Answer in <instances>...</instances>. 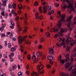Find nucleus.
<instances>
[{"mask_svg":"<svg viewBox=\"0 0 76 76\" xmlns=\"http://www.w3.org/2000/svg\"><path fill=\"white\" fill-rule=\"evenodd\" d=\"M61 7H63V9H65L66 8V5L64 4H62Z\"/></svg>","mask_w":76,"mask_h":76,"instance_id":"a211bd4d","label":"nucleus"},{"mask_svg":"<svg viewBox=\"0 0 76 76\" xmlns=\"http://www.w3.org/2000/svg\"><path fill=\"white\" fill-rule=\"evenodd\" d=\"M76 74V68H75L72 71V74L71 75V76H74V75Z\"/></svg>","mask_w":76,"mask_h":76,"instance_id":"9b49d317","label":"nucleus"},{"mask_svg":"<svg viewBox=\"0 0 76 76\" xmlns=\"http://www.w3.org/2000/svg\"><path fill=\"white\" fill-rule=\"evenodd\" d=\"M9 57L10 58V61H13V57L12 56L10 55H9Z\"/></svg>","mask_w":76,"mask_h":76,"instance_id":"aec40b11","label":"nucleus"},{"mask_svg":"<svg viewBox=\"0 0 76 76\" xmlns=\"http://www.w3.org/2000/svg\"><path fill=\"white\" fill-rule=\"evenodd\" d=\"M18 76H22V73L21 72H20L18 73Z\"/></svg>","mask_w":76,"mask_h":76,"instance_id":"c85d7f7f","label":"nucleus"},{"mask_svg":"<svg viewBox=\"0 0 76 76\" xmlns=\"http://www.w3.org/2000/svg\"><path fill=\"white\" fill-rule=\"evenodd\" d=\"M70 60H71V62H73V56L71 57Z\"/></svg>","mask_w":76,"mask_h":76,"instance_id":"c03bdc74","label":"nucleus"},{"mask_svg":"<svg viewBox=\"0 0 76 76\" xmlns=\"http://www.w3.org/2000/svg\"><path fill=\"white\" fill-rule=\"evenodd\" d=\"M48 58L49 60H52L53 59V56L51 55H49L48 57Z\"/></svg>","mask_w":76,"mask_h":76,"instance_id":"f3484780","label":"nucleus"},{"mask_svg":"<svg viewBox=\"0 0 76 76\" xmlns=\"http://www.w3.org/2000/svg\"><path fill=\"white\" fill-rule=\"evenodd\" d=\"M11 7L12 8V6L11 5V4H9V8L10 9V8H11Z\"/></svg>","mask_w":76,"mask_h":76,"instance_id":"de8ad7c7","label":"nucleus"},{"mask_svg":"<svg viewBox=\"0 0 76 76\" xmlns=\"http://www.w3.org/2000/svg\"><path fill=\"white\" fill-rule=\"evenodd\" d=\"M16 69V66L15 65H14L12 66V70H15V69Z\"/></svg>","mask_w":76,"mask_h":76,"instance_id":"5701e85b","label":"nucleus"},{"mask_svg":"<svg viewBox=\"0 0 76 76\" xmlns=\"http://www.w3.org/2000/svg\"><path fill=\"white\" fill-rule=\"evenodd\" d=\"M53 52H54L53 49L51 48H50L49 51V54H51V53H52V54L53 55Z\"/></svg>","mask_w":76,"mask_h":76,"instance_id":"f8f14e48","label":"nucleus"},{"mask_svg":"<svg viewBox=\"0 0 76 76\" xmlns=\"http://www.w3.org/2000/svg\"><path fill=\"white\" fill-rule=\"evenodd\" d=\"M33 56L32 57V60L34 63H36L38 61V58H36V56L35 55V53H33Z\"/></svg>","mask_w":76,"mask_h":76,"instance_id":"20e7f679","label":"nucleus"},{"mask_svg":"<svg viewBox=\"0 0 76 76\" xmlns=\"http://www.w3.org/2000/svg\"><path fill=\"white\" fill-rule=\"evenodd\" d=\"M51 7L50 6H49L47 8V10H48L49 11V10H51Z\"/></svg>","mask_w":76,"mask_h":76,"instance_id":"a19ab883","label":"nucleus"},{"mask_svg":"<svg viewBox=\"0 0 76 76\" xmlns=\"http://www.w3.org/2000/svg\"><path fill=\"white\" fill-rule=\"evenodd\" d=\"M10 28H12V29H14V26H13V25L11 26H10Z\"/></svg>","mask_w":76,"mask_h":76,"instance_id":"052dcab7","label":"nucleus"},{"mask_svg":"<svg viewBox=\"0 0 76 76\" xmlns=\"http://www.w3.org/2000/svg\"><path fill=\"white\" fill-rule=\"evenodd\" d=\"M25 42L26 44H31V42H29L28 40H27Z\"/></svg>","mask_w":76,"mask_h":76,"instance_id":"72a5a7b5","label":"nucleus"},{"mask_svg":"<svg viewBox=\"0 0 76 76\" xmlns=\"http://www.w3.org/2000/svg\"><path fill=\"white\" fill-rule=\"evenodd\" d=\"M1 15H2V16H4V11H3V12H2L1 13Z\"/></svg>","mask_w":76,"mask_h":76,"instance_id":"4c0bfd02","label":"nucleus"},{"mask_svg":"<svg viewBox=\"0 0 76 76\" xmlns=\"http://www.w3.org/2000/svg\"><path fill=\"white\" fill-rule=\"evenodd\" d=\"M73 41V39L69 37H68L66 40V44H68L69 42H72Z\"/></svg>","mask_w":76,"mask_h":76,"instance_id":"423d86ee","label":"nucleus"},{"mask_svg":"<svg viewBox=\"0 0 76 76\" xmlns=\"http://www.w3.org/2000/svg\"><path fill=\"white\" fill-rule=\"evenodd\" d=\"M61 33H63V32H66L67 31V29L65 28L64 29L63 28H62L61 29Z\"/></svg>","mask_w":76,"mask_h":76,"instance_id":"6e6552de","label":"nucleus"},{"mask_svg":"<svg viewBox=\"0 0 76 76\" xmlns=\"http://www.w3.org/2000/svg\"><path fill=\"white\" fill-rule=\"evenodd\" d=\"M19 17L17 16L16 18H15V20H19Z\"/></svg>","mask_w":76,"mask_h":76,"instance_id":"864d4df0","label":"nucleus"},{"mask_svg":"<svg viewBox=\"0 0 76 76\" xmlns=\"http://www.w3.org/2000/svg\"><path fill=\"white\" fill-rule=\"evenodd\" d=\"M75 43H76V39L75 40H74L73 41V43H70V45L71 46L73 45H74V44H75Z\"/></svg>","mask_w":76,"mask_h":76,"instance_id":"4be33fe9","label":"nucleus"},{"mask_svg":"<svg viewBox=\"0 0 76 76\" xmlns=\"http://www.w3.org/2000/svg\"><path fill=\"white\" fill-rule=\"evenodd\" d=\"M44 72V70H43L42 72H41L40 71H39V70H38V73L39 75H41V73H43Z\"/></svg>","mask_w":76,"mask_h":76,"instance_id":"b1692460","label":"nucleus"},{"mask_svg":"<svg viewBox=\"0 0 76 76\" xmlns=\"http://www.w3.org/2000/svg\"><path fill=\"white\" fill-rule=\"evenodd\" d=\"M62 19H61V20H59L58 21V23L57 24V26H58V28H57V29H56L55 28H53L50 29V32H53V31L51 30H53V31L54 32H57L58 31V30L60 28V27H61V21L62 22H63L64 21V18H66V15H62L61 16Z\"/></svg>","mask_w":76,"mask_h":76,"instance_id":"f257e3e1","label":"nucleus"},{"mask_svg":"<svg viewBox=\"0 0 76 76\" xmlns=\"http://www.w3.org/2000/svg\"><path fill=\"white\" fill-rule=\"evenodd\" d=\"M57 45L58 47H60L61 46H62V44L61 43L59 44H58V43L57 42L56 44V45Z\"/></svg>","mask_w":76,"mask_h":76,"instance_id":"a878e982","label":"nucleus"},{"mask_svg":"<svg viewBox=\"0 0 76 76\" xmlns=\"http://www.w3.org/2000/svg\"><path fill=\"white\" fill-rule=\"evenodd\" d=\"M1 37L2 38H4V37H6V35L4 34H1Z\"/></svg>","mask_w":76,"mask_h":76,"instance_id":"e433bc0d","label":"nucleus"},{"mask_svg":"<svg viewBox=\"0 0 76 76\" xmlns=\"http://www.w3.org/2000/svg\"><path fill=\"white\" fill-rule=\"evenodd\" d=\"M7 1L6 0H2V2H3L2 4V6H5L6 4V2Z\"/></svg>","mask_w":76,"mask_h":76,"instance_id":"ddd939ff","label":"nucleus"},{"mask_svg":"<svg viewBox=\"0 0 76 76\" xmlns=\"http://www.w3.org/2000/svg\"><path fill=\"white\" fill-rule=\"evenodd\" d=\"M11 13H15V10H12V11H11Z\"/></svg>","mask_w":76,"mask_h":76,"instance_id":"13d9d810","label":"nucleus"},{"mask_svg":"<svg viewBox=\"0 0 76 76\" xmlns=\"http://www.w3.org/2000/svg\"><path fill=\"white\" fill-rule=\"evenodd\" d=\"M50 18L51 19V20H53V17H52V16H50Z\"/></svg>","mask_w":76,"mask_h":76,"instance_id":"338daca9","label":"nucleus"},{"mask_svg":"<svg viewBox=\"0 0 76 76\" xmlns=\"http://www.w3.org/2000/svg\"><path fill=\"white\" fill-rule=\"evenodd\" d=\"M25 21H24V23H25L26 25H27V21H26V19H25Z\"/></svg>","mask_w":76,"mask_h":76,"instance_id":"6e6d98bb","label":"nucleus"},{"mask_svg":"<svg viewBox=\"0 0 76 76\" xmlns=\"http://www.w3.org/2000/svg\"><path fill=\"white\" fill-rule=\"evenodd\" d=\"M47 67L48 69H50V68L51 67V65L49 64L47 65Z\"/></svg>","mask_w":76,"mask_h":76,"instance_id":"58836bf2","label":"nucleus"},{"mask_svg":"<svg viewBox=\"0 0 76 76\" xmlns=\"http://www.w3.org/2000/svg\"><path fill=\"white\" fill-rule=\"evenodd\" d=\"M21 5H22V4H19L18 5V9H20H20H21V8H20V6Z\"/></svg>","mask_w":76,"mask_h":76,"instance_id":"2f4dec72","label":"nucleus"},{"mask_svg":"<svg viewBox=\"0 0 76 76\" xmlns=\"http://www.w3.org/2000/svg\"><path fill=\"white\" fill-rule=\"evenodd\" d=\"M39 50H41L42 48V46L41 45H39Z\"/></svg>","mask_w":76,"mask_h":76,"instance_id":"5fc2aeb1","label":"nucleus"},{"mask_svg":"<svg viewBox=\"0 0 76 76\" xmlns=\"http://www.w3.org/2000/svg\"><path fill=\"white\" fill-rule=\"evenodd\" d=\"M4 57L6 58H7V55H6V54H4Z\"/></svg>","mask_w":76,"mask_h":76,"instance_id":"3c124183","label":"nucleus"},{"mask_svg":"<svg viewBox=\"0 0 76 76\" xmlns=\"http://www.w3.org/2000/svg\"><path fill=\"white\" fill-rule=\"evenodd\" d=\"M8 48H11V47L12 46V45H11V44H10V43H8Z\"/></svg>","mask_w":76,"mask_h":76,"instance_id":"473e14b6","label":"nucleus"},{"mask_svg":"<svg viewBox=\"0 0 76 76\" xmlns=\"http://www.w3.org/2000/svg\"><path fill=\"white\" fill-rule=\"evenodd\" d=\"M70 47H68L66 49V51H69V50L70 49Z\"/></svg>","mask_w":76,"mask_h":76,"instance_id":"e2e57ef3","label":"nucleus"},{"mask_svg":"<svg viewBox=\"0 0 76 76\" xmlns=\"http://www.w3.org/2000/svg\"><path fill=\"white\" fill-rule=\"evenodd\" d=\"M58 41L59 42H60L61 41V38H58Z\"/></svg>","mask_w":76,"mask_h":76,"instance_id":"603ef678","label":"nucleus"},{"mask_svg":"<svg viewBox=\"0 0 76 76\" xmlns=\"http://www.w3.org/2000/svg\"><path fill=\"white\" fill-rule=\"evenodd\" d=\"M25 30H24V31L25 32H26V31H27V30H26V29H27V28H28V27H25Z\"/></svg>","mask_w":76,"mask_h":76,"instance_id":"37998d69","label":"nucleus"},{"mask_svg":"<svg viewBox=\"0 0 76 76\" xmlns=\"http://www.w3.org/2000/svg\"><path fill=\"white\" fill-rule=\"evenodd\" d=\"M43 9L44 10V11L43 12V13H45L47 12V7L45 6H43Z\"/></svg>","mask_w":76,"mask_h":76,"instance_id":"9d476101","label":"nucleus"},{"mask_svg":"<svg viewBox=\"0 0 76 76\" xmlns=\"http://www.w3.org/2000/svg\"><path fill=\"white\" fill-rule=\"evenodd\" d=\"M16 50V49L14 48H11V51H12V52H13L15 51Z\"/></svg>","mask_w":76,"mask_h":76,"instance_id":"bb28decb","label":"nucleus"},{"mask_svg":"<svg viewBox=\"0 0 76 76\" xmlns=\"http://www.w3.org/2000/svg\"><path fill=\"white\" fill-rule=\"evenodd\" d=\"M18 43L20 44L23 41V39L21 37H19L18 38Z\"/></svg>","mask_w":76,"mask_h":76,"instance_id":"1a4fd4ad","label":"nucleus"},{"mask_svg":"<svg viewBox=\"0 0 76 76\" xmlns=\"http://www.w3.org/2000/svg\"><path fill=\"white\" fill-rule=\"evenodd\" d=\"M61 56H59V57L58 58V60H59V61H60L61 60Z\"/></svg>","mask_w":76,"mask_h":76,"instance_id":"bf43d9fd","label":"nucleus"},{"mask_svg":"<svg viewBox=\"0 0 76 76\" xmlns=\"http://www.w3.org/2000/svg\"><path fill=\"white\" fill-rule=\"evenodd\" d=\"M64 38H63L62 40V44L64 45V48H65V46H64V45H65V42H64Z\"/></svg>","mask_w":76,"mask_h":76,"instance_id":"dca6fc26","label":"nucleus"},{"mask_svg":"<svg viewBox=\"0 0 76 76\" xmlns=\"http://www.w3.org/2000/svg\"><path fill=\"white\" fill-rule=\"evenodd\" d=\"M21 13V10H19L18 11V13L19 15V14H20V13Z\"/></svg>","mask_w":76,"mask_h":76,"instance_id":"680f3d73","label":"nucleus"},{"mask_svg":"<svg viewBox=\"0 0 76 76\" xmlns=\"http://www.w3.org/2000/svg\"><path fill=\"white\" fill-rule=\"evenodd\" d=\"M46 3V2H45V1L42 3V5H44V4H45Z\"/></svg>","mask_w":76,"mask_h":76,"instance_id":"774afa93","label":"nucleus"},{"mask_svg":"<svg viewBox=\"0 0 76 76\" xmlns=\"http://www.w3.org/2000/svg\"><path fill=\"white\" fill-rule=\"evenodd\" d=\"M72 64V63H70L69 64L68 63H66L65 64V67L66 68H67V67H68L69 66V65H71Z\"/></svg>","mask_w":76,"mask_h":76,"instance_id":"6ab92c4d","label":"nucleus"},{"mask_svg":"<svg viewBox=\"0 0 76 76\" xmlns=\"http://www.w3.org/2000/svg\"><path fill=\"white\" fill-rule=\"evenodd\" d=\"M26 37H27L26 36L23 37V40L24 41L25 40V39H26Z\"/></svg>","mask_w":76,"mask_h":76,"instance_id":"4d7b16f0","label":"nucleus"},{"mask_svg":"<svg viewBox=\"0 0 76 76\" xmlns=\"http://www.w3.org/2000/svg\"><path fill=\"white\" fill-rule=\"evenodd\" d=\"M27 58L28 60H30V59H31V55H28L27 56Z\"/></svg>","mask_w":76,"mask_h":76,"instance_id":"49530a36","label":"nucleus"},{"mask_svg":"<svg viewBox=\"0 0 76 76\" xmlns=\"http://www.w3.org/2000/svg\"><path fill=\"white\" fill-rule=\"evenodd\" d=\"M69 55L68 54H66L65 56L66 59H65V61L66 63L67 62V61H69L70 60V59L69 58Z\"/></svg>","mask_w":76,"mask_h":76,"instance_id":"0eeeda50","label":"nucleus"},{"mask_svg":"<svg viewBox=\"0 0 76 76\" xmlns=\"http://www.w3.org/2000/svg\"><path fill=\"white\" fill-rule=\"evenodd\" d=\"M72 16H69V18L67 20L68 22L67 24V28L69 29L70 31H72V28H71L70 27V25H71V22H70V21L71 20V19H72Z\"/></svg>","mask_w":76,"mask_h":76,"instance_id":"7ed1b4c3","label":"nucleus"},{"mask_svg":"<svg viewBox=\"0 0 76 76\" xmlns=\"http://www.w3.org/2000/svg\"><path fill=\"white\" fill-rule=\"evenodd\" d=\"M42 15H41V16H40L39 17V19H40L41 20H42Z\"/></svg>","mask_w":76,"mask_h":76,"instance_id":"69168bd1","label":"nucleus"},{"mask_svg":"<svg viewBox=\"0 0 76 76\" xmlns=\"http://www.w3.org/2000/svg\"><path fill=\"white\" fill-rule=\"evenodd\" d=\"M36 54L37 57H40L42 56V55H41V52H37Z\"/></svg>","mask_w":76,"mask_h":76,"instance_id":"4468645a","label":"nucleus"},{"mask_svg":"<svg viewBox=\"0 0 76 76\" xmlns=\"http://www.w3.org/2000/svg\"><path fill=\"white\" fill-rule=\"evenodd\" d=\"M54 6L55 7H58V6H59V4H57L56 3H55Z\"/></svg>","mask_w":76,"mask_h":76,"instance_id":"cd10ccee","label":"nucleus"},{"mask_svg":"<svg viewBox=\"0 0 76 76\" xmlns=\"http://www.w3.org/2000/svg\"><path fill=\"white\" fill-rule=\"evenodd\" d=\"M16 5L15 4H13L12 5V9H16Z\"/></svg>","mask_w":76,"mask_h":76,"instance_id":"412c9836","label":"nucleus"},{"mask_svg":"<svg viewBox=\"0 0 76 76\" xmlns=\"http://www.w3.org/2000/svg\"><path fill=\"white\" fill-rule=\"evenodd\" d=\"M46 35L48 36V37H49L50 36V33L47 32Z\"/></svg>","mask_w":76,"mask_h":76,"instance_id":"8fccbe9b","label":"nucleus"},{"mask_svg":"<svg viewBox=\"0 0 76 76\" xmlns=\"http://www.w3.org/2000/svg\"><path fill=\"white\" fill-rule=\"evenodd\" d=\"M44 41V39L43 40V38H42L41 39L40 42H43V41Z\"/></svg>","mask_w":76,"mask_h":76,"instance_id":"09e8293b","label":"nucleus"},{"mask_svg":"<svg viewBox=\"0 0 76 76\" xmlns=\"http://www.w3.org/2000/svg\"><path fill=\"white\" fill-rule=\"evenodd\" d=\"M73 3H74L73 1L71 0L69 3V6L67 7V8L68 9H69V8H70L69 9H70V10L69 11V13H71V10H72L73 11H75L74 8L73 7Z\"/></svg>","mask_w":76,"mask_h":76,"instance_id":"f03ea898","label":"nucleus"},{"mask_svg":"<svg viewBox=\"0 0 76 76\" xmlns=\"http://www.w3.org/2000/svg\"><path fill=\"white\" fill-rule=\"evenodd\" d=\"M57 37H58V34H56L55 35L54 38H57Z\"/></svg>","mask_w":76,"mask_h":76,"instance_id":"0e129e2a","label":"nucleus"},{"mask_svg":"<svg viewBox=\"0 0 76 76\" xmlns=\"http://www.w3.org/2000/svg\"><path fill=\"white\" fill-rule=\"evenodd\" d=\"M38 15V12H36V19H38V18H39V17Z\"/></svg>","mask_w":76,"mask_h":76,"instance_id":"393cba45","label":"nucleus"},{"mask_svg":"<svg viewBox=\"0 0 76 76\" xmlns=\"http://www.w3.org/2000/svg\"><path fill=\"white\" fill-rule=\"evenodd\" d=\"M4 26H3L1 27V32L3 31V29H4Z\"/></svg>","mask_w":76,"mask_h":76,"instance_id":"a18cd8bd","label":"nucleus"},{"mask_svg":"<svg viewBox=\"0 0 76 76\" xmlns=\"http://www.w3.org/2000/svg\"><path fill=\"white\" fill-rule=\"evenodd\" d=\"M41 9H42V7H40L39 8V10L41 13H42V10H41Z\"/></svg>","mask_w":76,"mask_h":76,"instance_id":"f704fd0d","label":"nucleus"},{"mask_svg":"<svg viewBox=\"0 0 76 76\" xmlns=\"http://www.w3.org/2000/svg\"><path fill=\"white\" fill-rule=\"evenodd\" d=\"M20 51L22 52H23V46H21Z\"/></svg>","mask_w":76,"mask_h":76,"instance_id":"79ce46f5","label":"nucleus"},{"mask_svg":"<svg viewBox=\"0 0 76 76\" xmlns=\"http://www.w3.org/2000/svg\"><path fill=\"white\" fill-rule=\"evenodd\" d=\"M35 75L36 76H39L38 75H37V72H33L31 73L32 76H34Z\"/></svg>","mask_w":76,"mask_h":76,"instance_id":"2eb2a0df","label":"nucleus"},{"mask_svg":"<svg viewBox=\"0 0 76 76\" xmlns=\"http://www.w3.org/2000/svg\"><path fill=\"white\" fill-rule=\"evenodd\" d=\"M62 76H69L68 74H63Z\"/></svg>","mask_w":76,"mask_h":76,"instance_id":"c9c22d12","label":"nucleus"},{"mask_svg":"<svg viewBox=\"0 0 76 76\" xmlns=\"http://www.w3.org/2000/svg\"><path fill=\"white\" fill-rule=\"evenodd\" d=\"M64 59H62L61 60H60V62H61V63L62 64H64Z\"/></svg>","mask_w":76,"mask_h":76,"instance_id":"c756f323","label":"nucleus"},{"mask_svg":"<svg viewBox=\"0 0 76 76\" xmlns=\"http://www.w3.org/2000/svg\"><path fill=\"white\" fill-rule=\"evenodd\" d=\"M38 3L37 1H36L34 4V6H38Z\"/></svg>","mask_w":76,"mask_h":76,"instance_id":"7c9ffc66","label":"nucleus"},{"mask_svg":"<svg viewBox=\"0 0 76 76\" xmlns=\"http://www.w3.org/2000/svg\"><path fill=\"white\" fill-rule=\"evenodd\" d=\"M51 72L52 74H54L55 73V69H53Z\"/></svg>","mask_w":76,"mask_h":76,"instance_id":"ea45409f","label":"nucleus"},{"mask_svg":"<svg viewBox=\"0 0 76 76\" xmlns=\"http://www.w3.org/2000/svg\"><path fill=\"white\" fill-rule=\"evenodd\" d=\"M44 67V65L42 64H40V65H39L38 66H37V69L38 71V70L39 71H41L42 69Z\"/></svg>","mask_w":76,"mask_h":76,"instance_id":"39448f33","label":"nucleus"}]
</instances>
